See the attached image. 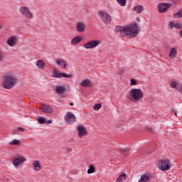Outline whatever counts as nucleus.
<instances>
[{
  "label": "nucleus",
  "instance_id": "obj_22",
  "mask_svg": "<svg viewBox=\"0 0 182 182\" xmlns=\"http://www.w3.org/2000/svg\"><path fill=\"white\" fill-rule=\"evenodd\" d=\"M7 45H9V46H15V45H16V37H10L7 41Z\"/></svg>",
  "mask_w": 182,
  "mask_h": 182
},
{
  "label": "nucleus",
  "instance_id": "obj_3",
  "mask_svg": "<svg viewBox=\"0 0 182 182\" xmlns=\"http://www.w3.org/2000/svg\"><path fill=\"white\" fill-rule=\"evenodd\" d=\"M144 97V93L143 90L139 88H134L129 92V99L132 100L134 103H137Z\"/></svg>",
  "mask_w": 182,
  "mask_h": 182
},
{
  "label": "nucleus",
  "instance_id": "obj_11",
  "mask_svg": "<svg viewBox=\"0 0 182 182\" xmlns=\"http://www.w3.org/2000/svg\"><path fill=\"white\" fill-rule=\"evenodd\" d=\"M65 120L67 122L68 124H72V123H75V122H76V116H75L73 113L68 112L65 116Z\"/></svg>",
  "mask_w": 182,
  "mask_h": 182
},
{
  "label": "nucleus",
  "instance_id": "obj_23",
  "mask_svg": "<svg viewBox=\"0 0 182 182\" xmlns=\"http://www.w3.org/2000/svg\"><path fill=\"white\" fill-rule=\"evenodd\" d=\"M80 42H82V37L77 36L71 40V45H77V43H80Z\"/></svg>",
  "mask_w": 182,
  "mask_h": 182
},
{
  "label": "nucleus",
  "instance_id": "obj_36",
  "mask_svg": "<svg viewBox=\"0 0 182 182\" xmlns=\"http://www.w3.org/2000/svg\"><path fill=\"white\" fill-rule=\"evenodd\" d=\"M16 132H21V133H23L25 132V129L22 127H17Z\"/></svg>",
  "mask_w": 182,
  "mask_h": 182
},
{
  "label": "nucleus",
  "instance_id": "obj_28",
  "mask_svg": "<svg viewBox=\"0 0 182 182\" xmlns=\"http://www.w3.org/2000/svg\"><path fill=\"white\" fill-rule=\"evenodd\" d=\"M61 77L72 79V77H73V75L72 74H68L66 73H63L62 75H61Z\"/></svg>",
  "mask_w": 182,
  "mask_h": 182
},
{
  "label": "nucleus",
  "instance_id": "obj_24",
  "mask_svg": "<svg viewBox=\"0 0 182 182\" xmlns=\"http://www.w3.org/2000/svg\"><path fill=\"white\" fill-rule=\"evenodd\" d=\"M134 10L136 11L137 14H141L144 11V7L141 5H138L134 6Z\"/></svg>",
  "mask_w": 182,
  "mask_h": 182
},
{
  "label": "nucleus",
  "instance_id": "obj_17",
  "mask_svg": "<svg viewBox=\"0 0 182 182\" xmlns=\"http://www.w3.org/2000/svg\"><path fill=\"white\" fill-rule=\"evenodd\" d=\"M177 48H172L170 51H169V54H168V57L170 58V59L173 60V59H176V58L177 57Z\"/></svg>",
  "mask_w": 182,
  "mask_h": 182
},
{
  "label": "nucleus",
  "instance_id": "obj_30",
  "mask_svg": "<svg viewBox=\"0 0 182 182\" xmlns=\"http://www.w3.org/2000/svg\"><path fill=\"white\" fill-rule=\"evenodd\" d=\"M95 168L93 165H90L88 170H87V174H92L95 173Z\"/></svg>",
  "mask_w": 182,
  "mask_h": 182
},
{
  "label": "nucleus",
  "instance_id": "obj_47",
  "mask_svg": "<svg viewBox=\"0 0 182 182\" xmlns=\"http://www.w3.org/2000/svg\"><path fill=\"white\" fill-rule=\"evenodd\" d=\"M75 104H73V102H70V106H73Z\"/></svg>",
  "mask_w": 182,
  "mask_h": 182
},
{
  "label": "nucleus",
  "instance_id": "obj_40",
  "mask_svg": "<svg viewBox=\"0 0 182 182\" xmlns=\"http://www.w3.org/2000/svg\"><path fill=\"white\" fill-rule=\"evenodd\" d=\"M72 151H73L72 148H68V149H67V153H72Z\"/></svg>",
  "mask_w": 182,
  "mask_h": 182
},
{
  "label": "nucleus",
  "instance_id": "obj_25",
  "mask_svg": "<svg viewBox=\"0 0 182 182\" xmlns=\"http://www.w3.org/2000/svg\"><path fill=\"white\" fill-rule=\"evenodd\" d=\"M127 175L126 173H122L117 179L115 182H123V181L127 180Z\"/></svg>",
  "mask_w": 182,
  "mask_h": 182
},
{
  "label": "nucleus",
  "instance_id": "obj_31",
  "mask_svg": "<svg viewBox=\"0 0 182 182\" xmlns=\"http://www.w3.org/2000/svg\"><path fill=\"white\" fill-rule=\"evenodd\" d=\"M127 1V0H117V2L120 6H126Z\"/></svg>",
  "mask_w": 182,
  "mask_h": 182
},
{
  "label": "nucleus",
  "instance_id": "obj_32",
  "mask_svg": "<svg viewBox=\"0 0 182 182\" xmlns=\"http://www.w3.org/2000/svg\"><path fill=\"white\" fill-rule=\"evenodd\" d=\"M38 122L40 124H45L46 123V121L45 120V117H41L38 118Z\"/></svg>",
  "mask_w": 182,
  "mask_h": 182
},
{
  "label": "nucleus",
  "instance_id": "obj_33",
  "mask_svg": "<svg viewBox=\"0 0 182 182\" xmlns=\"http://www.w3.org/2000/svg\"><path fill=\"white\" fill-rule=\"evenodd\" d=\"M100 109H102V104H95L93 107V109L95 111H97Z\"/></svg>",
  "mask_w": 182,
  "mask_h": 182
},
{
  "label": "nucleus",
  "instance_id": "obj_1",
  "mask_svg": "<svg viewBox=\"0 0 182 182\" xmlns=\"http://www.w3.org/2000/svg\"><path fill=\"white\" fill-rule=\"evenodd\" d=\"M141 29L139 27L136 23H133L129 26H116L115 32L119 34V36H127V38H136L139 35Z\"/></svg>",
  "mask_w": 182,
  "mask_h": 182
},
{
  "label": "nucleus",
  "instance_id": "obj_29",
  "mask_svg": "<svg viewBox=\"0 0 182 182\" xmlns=\"http://www.w3.org/2000/svg\"><path fill=\"white\" fill-rule=\"evenodd\" d=\"M171 87H172V89L174 88H178V87L180 86V83H178L176 82H171L170 84Z\"/></svg>",
  "mask_w": 182,
  "mask_h": 182
},
{
  "label": "nucleus",
  "instance_id": "obj_41",
  "mask_svg": "<svg viewBox=\"0 0 182 182\" xmlns=\"http://www.w3.org/2000/svg\"><path fill=\"white\" fill-rule=\"evenodd\" d=\"M52 120H48V121H46V123H48V124H52Z\"/></svg>",
  "mask_w": 182,
  "mask_h": 182
},
{
  "label": "nucleus",
  "instance_id": "obj_15",
  "mask_svg": "<svg viewBox=\"0 0 182 182\" xmlns=\"http://www.w3.org/2000/svg\"><path fill=\"white\" fill-rule=\"evenodd\" d=\"M80 85L82 87H92V86H93L92 81L90 79L83 80L80 82Z\"/></svg>",
  "mask_w": 182,
  "mask_h": 182
},
{
  "label": "nucleus",
  "instance_id": "obj_27",
  "mask_svg": "<svg viewBox=\"0 0 182 182\" xmlns=\"http://www.w3.org/2000/svg\"><path fill=\"white\" fill-rule=\"evenodd\" d=\"M10 146H21V140L14 139L12 141L9 142Z\"/></svg>",
  "mask_w": 182,
  "mask_h": 182
},
{
  "label": "nucleus",
  "instance_id": "obj_9",
  "mask_svg": "<svg viewBox=\"0 0 182 182\" xmlns=\"http://www.w3.org/2000/svg\"><path fill=\"white\" fill-rule=\"evenodd\" d=\"M170 6H171V4L160 3L157 6V9L159 12L161 14H164V12H167V9H168Z\"/></svg>",
  "mask_w": 182,
  "mask_h": 182
},
{
  "label": "nucleus",
  "instance_id": "obj_5",
  "mask_svg": "<svg viewBox=\"0 0 182 182\" xmlns=\"http://www.w3.org/2000/svg\"><path fill=\"white\" fill-rule=\"evenodd\" d=\"M159 167L162 171H166L171 168V162L168 159H161L159 161Z\"/></svg>",
  "mask_w": 182,
  "mask_h": 182
},
{
  "label": "nucleus",
  "instance_id": "obj_38",
  "mask_svg": "<svg viewBox=\"0 0 182 182\" xmlns=\"http://www.w3.org/2000/svg\"><path fill=\"white\" fill-rule=\"evenodd\" d=\"M119 75H123V73H124V70L123 68H119Z\"/></svg>",
  "mask_w": 182,
  "mask_h": 182
},
{
  "label": "nucleus",
  "instance_id": "obj_8",
  "mask_svg": "<svg viewBox=\"0 0 182 182\" xmlns=\"http://www.w3.org/2000/svg\"><path fill=\"white\" fill-rule=\"evenodd\" d=\"M100 43H102V41L99 40L88 41L83 45V48H85V49H93L94 48H97V46H99Z\"/></svg>",
  "mask_w": 182,
  "mask_h": 182
},
{
  "label": "nucleus",
  "instance_id": "obj_19",
  "mask_svg": "<svg viewBox=\"0 0 182 182\" xmlns=\"http://www.w3.org/2000/svg\"><path fill=\"white\" fill-rule=\"evenodd\" d=\"M150 180H151V176L147 173H145L141 175V178L138 182H148L150 181Z\"/></svg>",
  "mask_w": 182,
  "mask_h": 182
},
{
  "label": "nucleus",
  "instance_id": "obj_21",
  "mask_svg": "<svg viewBox=\"0 0 182 182\" xmlns=\"http://www.w3.org/2000/svg\"><path fill=\"white\" fill-rule=\"evenodd\" d=\"M62 72L59 71V70L54 68L53 73V77H55L56 79L62 78Z\"/></svg>",
  "mask_w": 182,
  "mask_h": 182
},
{
  "label": "nucleus",
  "instance_id": "obj_20",
  "mask_svg": "<svg viewBox=\"0 0 182 182\" xmlns=\"http://www.w3.org/2000/svg\"><path fill=\"white\" fill-rule=\"evenodd\" d=\"M33 168L36 170V171H40L42 168V166L41 165V161H34L33 163Z\"/></svg>",
  "mask_w": 182,
  "mask_h": 182
},
{
  "label": "nucleus",
  "instance_id": "obj_39",
  "mask_svg": "<svg viewBox=\"0 0 182 182\" xmlns=\"http://www.w3.org/2000/svg\"><path fill=\"white\" fill-rule=\"evenodd\" d=\"M177 90H179L182 93V85L179 84Z\"/></svg>",
  "mask_w": 182,
  "mask_h": 182
},
{
  "label": "nucleus",
  "instance_id": "obj_43",
  "mask_svg": "<svg viewBox=\"0 0 182 182\" xmlns=\"http://www.w3.org/2000/svg\"><path fill=\"white\" fill-rule=\"evenodd\" d=\"M69 141H70L71 143H73V141H75V139H73V138H71Z\"/></svg>",
  "mask_w": 182,
  "mask_h": 182
},
{
  "label": "nucleus",
  "instance_id": "obj_13",
  "mask_svg": "<svg viewBox=\"0 0 182 182\" xmlns=\"http://www.w3.org/2000/svg\"><path fill=\"white\" fill-rule=\"evenodd\" d=\"M66 90H68V89H66V85H58L55 87V91L58 95H63V93H65Z\"/></svg>",
  "mask_w": 182,
  "mask_h": 182
},
{
  "label": "nucleus",
  "instance_id": "obj_6",
  "mask_svg": "<svg viewBox=\"0 0 182 182\" xmlns=\"http://www.w3.org/2000/svg\"><path fill=\"white\" fill-rule=\"evenodd\" d=\"M25 161H26V157L21 154H18L13 159V166H14V167H19V166H21V164H23Z\"/></svg>",
  "mask_w": 182,
  "mask_h": 182
},
{
  "label": "nucleus",
  "instance_id": "obj_37",
  "mask_svg": "<svg viewBox=\"0 0 182 182\" xmlns=\"http://www.w3.org/2000/svg\"><path fill=\"white\" fill-rule=\"evenodd\" d=\"M4 60V54L0 51V63Z\"/></svg>",
  "mask_w": 182,
  "mask_h": 182
},
{
  "label": "nucleus",
  "instance_id": "obj_7",
  "mask_svg": "<svg viewBox=\"0 0 182 182\" xmlns=\"http://www.w3.org/2000/svg\"><path fill=\"white\" fill-rule=\"evenodd\" d=\"M21 15L25 18H28L29 19H32L33 18V14L29 10V8L26 6H21L19 9Z\"/></svg>",
  "mask_w": 182,
  "mask_h": 182
},
{
  "label": "nucleus",
  "instance_id": "obj_48",
  "mask_svg": "<svg viewBox=\"0 0 182 182\" xmlns=\"http://www.w3.org/2000/svg\"><path fill=\"white\" fill-rule=\"evenodd\" d=\"M174 114H175V115H177V113L174 112Z\"/></svg>",
  "mask_w": 182,
  "mask_h": 182
},
{
  "label": "nucleus",
  "instance_id": "obj_2",
  "mask_svg": "<svg viewBox=\"0 0 182 182\" xmlns=\"http://www.w3.org/2000/svg\"><path fill=\"white\" fill-rule=\"evenodd\" d=\"M19 80L14 73L9 72L4 75L3 87L7 90H11L18 85Z\"/></svg>",
  "mask_w": 182,
  "mask_h": 182
},
{
  "label": "nucleus",
  "instance_id": "obj_26",
  "mask_svg": "<svg viewBox=\"0 0 182 182\" xmlns=\"http://www.w3.org/2000/svg\"><path fill=\"white\" fill-rule=\"evenodd\" d=\"M36 66L38 69H43L45 68V61L43 60H39L36 62Z\"/></svg>",
  "mask_w": 182,
  "mask_h": 182
},
{
  "label": "nucleus",
  "instance_id": "obj_45",
  "mask_svg": "<svg viewBox=\"0 0 182 182\" xmlns=\"http://www.w3.org/2000/svg\"><path fill=\"white\" fill-rule=\"evenodd\" d=\"M147 130H149V132H153V129L151 128H148Z\"/></svg>",
  "mask_w": 182,
  "mask_h": 182
},
{
  "label": "nucleus",
  "instance_id": "obj_34",
  "mask_svg": "<svg viewBox=\"0 0 182 182\" xmlns=\"http://www.w3.org/2000/svg\"><path fill=\"white\" fill-rule=\"evenodd\" d=\"M122 153H129L130 151V148H123L121 149Z\"/></svg>",
  "mask_w": 182,
  "mask_h": 182
},
{
  "label": "nucleus",
  "instance_id": "obj_46",
  "mask_svg": "<svg viewBox=\"0 0 182 182\" xmlns=\"http://www.w3.org/2000/svg\"><path fill=\"white\" fill-rule=\"evenodd\" d=\"M179 35H180V36H181V38H182V30L180 31Z\"/></svg>",
  "mask_w": 182,
  "mask_h": 182
},
{
  "label": "nucleus",
  "instance_id": "obj_35",
  "mask_svg": "<svg viewBox=\"0 0 182 182\" xmlns=\"http://www.w3.org/2000/svg\"><path fill=\"white\" fill-rule=\"evenodd\" d=\"M137 85V81L135 79H131V86H134Z\"/></svg>",
  "mask_w": 182,
  "mask_h": 182
},
{
  "label": "nucleus",
  "instance_id": "obj_4",
  "mask_svg": "<svg viewBox=\"0 0 182 182\" xmlns=\"http://www.w3.org/2000/svg\"><path fill=\"white\" fill-rule=\"evenodd\" d=\"M98 15L105 25H109L112 22V16L107 12L99 11Z\"/></svg>",
  "mask_w": 182,
  "mask_h": 182
},
{
  "label": "nucleus",
  "instance_id": "obj_42",
  "mask_svg": "<svg viewBox=\"0 0 182 182\" xmlns=\"http://www.w3.org/2000/svg\"><path fill=\"white\" fill-rule=\"evenodd\" d=\"M172 2H173V4H177V2H178L179 0H171Z\"/></svg>",
  "mask_w": 182,
  "mask_h": 182
},
{
  "label": "nucleus",
  "instance_id": "obj_10",
  "mask_svg": "<svg viewBox=\"0 0 182 182\" xmlns=\"http://www.w3.org/2000/svg\"><path fill=\"white\" fill-rule=\"evenodd\" d=\"M77 130L78 132V136L82 139V137H85V136H87L89 132H87V129L86 127L83 125H80L77 127Z\"/></svg>",
  "mask_w": 182,
  "mask_h": 182
},
{
  "label": "nucleus",
  "instance_id": "obj_12",
  "mask_svg": "<svg viewBox=\"0 0 182 182\" xmlns=\"http://www.w3.org/2000/svg\"><path fill=\"white\" fill-rule=\"evenodd\" d=\"M77 32H80V33H82L86 31V23L83 22H78L76 24Z\"/></svg>",
  "mask_w": 182,
  "mask_h": 182
},
{
  "label": "nucleus",
  "instance_id": "obj_18",
  "mask_svg": "<svg viewBox=\"0 0 182 182\" xmlns=\"http://www.w3.org/2000/svg\"><path fill=\"white\" fill-rule=\"evenodd\" d=\"M168 26L170 27V29H173V28H176V29H182V24L178 22H173L171 21L168 23Z\"/></svg>",
  "mask_w": 182,
  "mask_h": 182
},
{
  "label": "nucleus",
  "instance_id": "obj_14",
  "mask_svg": "<svg viewBox=\"0 0 182 182\" xmlns=\"http://www.w3.org/2000/svg\"><path fill=\"white\" fill-rule=\"evenodd\" d=\"M41 112H43V113H46L47 114H50V113H53V108L49 105H43Z\"/></svg>",
  "mask_w": 182,
  "mask_h": 182
},
{
  "label": "nucleus",
  "instance_id": "obj_44",
  "mask_svg": "<svg viewBox=\"0 0 182 182\" xmlns=\"http://www.w3.org/2000/svg\"><path fill=\"white\" fill-rule=\"evenodd\" d=\"M136 21H137L138 22H140V18L137 17V18H136Z\"/></svg>",
  "mask_w": 182,
  "mask_h": 182
},
{
  "label": "nucleus",
  "instance_id": "obj_16",
  "mask_svg": "<svg viewBox=\"0 0 182 182\" xmlns=\"http://www.w3.org/2000/svg\"><path fill=\"white\" fill-rule=\"evenodd\" d=\"M55 63H57L60 68H63L64 69H66V67L68 66V63L61 58H58L55 60Z\"/></svg>",
  "mask_w": 182,
  "mask_h": 182
}]
</instances>
